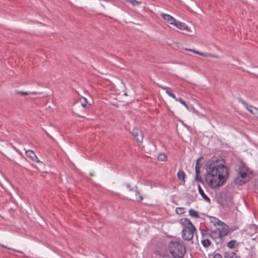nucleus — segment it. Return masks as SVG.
<instances>
[{
	"mask_svg": "<svg viewBox=\"0 0 258 258\" xmlns=\"http://www.w3.org/2000/svg\"><path fill=\"white\" fill-rule=\"evenodd\" d=\"M205 181L212 188L222 185L228 176V168L218 160H211L206 164Z\"/></svg>",
	"mask_w": 258,
	"mask_h": 258,
	"instance_id": "nucleus-1",
	"label": "nucleus"
},
{
	"mask_svg": "<svg viewBox=\"0 0 258 258\" xmlns=\"http://www.w3.org/2000/svg\"><path fill=\"white\" fill-rule=\"evenodd\" d=\"M252 175V171L242 163L238 168L237 177L235 178L234 182L238 185H243L249 181Z\"/></svg>",
	"mask_w": 258,
	"mask_h": 258,
	"instance_id": "nucleus-2",
	"label": "nucleus"
},
{
	"mask_svg": "<svg viewBox=\"0 0 258 258\" xmlns=\"http://www.w3.org/2000/svg\"><path fill=\"white\" fill-rule=\"evenodd\" d=\"M169 249L171 254L175 258L182 257L185 252V246L177 241H172L169 244Z\"/></svg>",
	"mask_w": 258,
	"mask_h": 258,
	"instance_id": "nucleus-3",
	"label": "nucleus"
},
{
	"mask_svg": "<svg viewBox=\"0 0 258 258\" xmlns=\"http://www.w3.org/2000/svg\"><path fill=\"white\" fill-rule=\"evenodd\" d=\"M212 222L215 225H217L219 226L216 230L221 237L224 239V241H225V236L229 234L230 231H232L233 230L230 229L227 225L216 218H214Z\"/></svg>",
	"mask_w": 258,
	"mask_h": 258,
	"instance_id": "nucleus-4",
	"label": "nucleus"
},
{
	"mask_svg": "<svg viewBox=\"0 0 258 258\" xmlns=\"http://www.w3.org/2000/svg\"><path fill=\"white\" fill-rule=\"evenodd\" d=\"M208 236L212 239L217 245H219L220 246L222 245L224 243V239H222L220 236L217 230L211 231L210 233H206Z\"/></svg>",
	"mask_w": 258,
	"mask_h": 258,
	"instance_id": "nucleus-5",
	"label": "nucleus"
},
{
	"mask_svg": "<svg viewBox=\"0 0 258 258\" xmlns=\"http://www.w3.org/2000/svg\"><path fill=\"white\" fill-rule=\"evenodd\" d=\"M196 231L195 227L189 229H183L181 235L182 238L186 241L191 240L194 237L195 232Z\"/></svg>",
	"mask_w": 258,
	"mask_h": 258,
	"instance_id": "nucleus-6",
	"label": "nucleus"
},
{
	"mask_svg": "<svg viewBox=\"0 0 258 258\" xmlns=\"http://www.w3.org/2000/svg\"><path fill=\"white\" fill-rule=\"evenodd\" d=\"M133 136L136 138L137 141L139 142H142L143 140V134L138 128H135L132 131Z\"/></svg>",
	"mask_w": 258,
	"mask_h": 258,
	"instance_id": "nucleus-7",
	"label": "nucleus"
},
{
	"mask_svg": "<svg viewBox=\"0 0 258 258\" xmlns=\"http://www.w3.org/2000/svg\"><path fill=\"white\" fill-rule=\"evenodd\" d=\"M202 240H201L202 244L205 247H209L212 244V242L210 239V237L208 236L207 234H206V233H204L202 232Z\"/></svg>",
	"mask_w": 258,
	"mask_h": 258,
	"instance_id": "nucleus-8",
	"label": "nucleus"
},
{
	"mask_svg": "<svg viewBox=\"0 0 258 258\" xmlns=\"http://www.w3.org/2000/svg\"><path fill=\"white\" fill-rule=\"evenodd\" d=\"M155 254L159 258H169V255L166 248H159L156 250Z\"/></svg>",
	"mask_w": 258,
	"mask_h": 258,
	"instance_id": "nucleus-9",
	"label": "nucleus"
},
{
	"mask_svg": "<svg viewBox=\"0 0 258 258\" xmlns=\"http://www.w3.org/2000/svg\"><path fill=\"white\" fill-rule=\"evenodd\" d=\"M179 222L181 225L184 227L183 229L192 228L193 229L195 227L190 221L187 218L181 219Z\"/></svg>",
	"mask_w": 258,
	"mask_h": 258,
	"instance_id": "nucleus-10",
	"label": "nucleus"
},
{
	"mask_svg": "<svg viewBox=\"0 0 258 258\" xmlns=\"http://www.w3.org/2000/svg\"><path fill=\"white\" fill-rule=\"evenodd\" d=\"M161 17L169 24L174 25L176 23V20L168 14L162 13Z\"/></svg>",
	"mask_w": 258,
	"mask_h": 258,
	"instance_id": "nucleus-11",
	"label": "nucleus"
},
{
	"mask_svg": "<svg viewBox=\"0 0 258 258\" xmlns=\"http://www.w3.org/2000/svg\"><path fill=\"white\" fill-rule=\"evenodd\" d=\"M26 155L30 158L33 162L36 163H40V161L36 156L35 153L32 150H28L26 151Z\"/></svg>",
	"mask_w": 258,
	"mask_h": 258,
	"instance_id": "nucleus-12",
	"label": "nucleus"
},
{
	"mask_svg": "<svg viewBox=\"0 0 258 258\" xmlns=\"http://www.w3.org/2000/svg\"><path fill=\"white\" fill-rule=\"evenodd\" d=\"M133 192L135 194V196H131L132 198V200L141 202L143 200V198L140 195L137 187L133 190Z\"/></svg>",
	"mask_w": 258,
	"mask_h": 258,
	"instance_id": "nucleus-13",
	"label": "nucleus"
},
{
	"mask_svg": "<svg viewBox=\"0 0 258 258\" xmlns=\"http://www.w3.org/2000/svg\"><path fill=\"white\" fill-rule=\"evenodd\" d=\"M180 30H185L189 31L187 26L184 23L176 20V23L173 25Z\"/></svg>",
	"mask_w": 258,
	"mask_h": 258,
	"instance_id": "nucleus-14",
	"label": "nucleus"
},
{
	"mask_svg": "<svg viewBox=\"0 0 258 258\" xmlns=\"http://www.w3.org/2000/svg\"><path fill=\"white\" fill-rule=\"evenodd\" d=\"M198 188L199 192L201 195V196H202L203 199L205 201L210 203L211 202L210 199L205 194L204 190H203V189L202 188V187L200 184H198Z\"/></svg>",
	"mask_w": 258,
	"mask_h": 258,
	"instance_id": "nucleus-15",
	"label": "nucleus"
},
{
	"mask_svg": "<svg viewBox=\"0 0 258 258\" xmlns=\"http://www.w3.org/2000/svg\"><path fill=\"white\" fill-rule=\"evenodd\" d=\"M239 245V243L237 242L236 240H231L228 241L227 243V246L231 249L234 248H237Z\"/></svg>",
	"mask_w": 258,
	"mask_h": 258,
	"instance_id": "nucleus-16",
	"label": "nucleus"
},
{
	"mask_svg": "<svg viewBox=\"0 0 258 258\" xmlns=\"http://www.w3.org/2000/svg\"><path fill=\"white\" fill-rule=\"evenodd\" d=\"M177 176L180 180L183 182H185V177L186 176V174L182 169H180L178 170L177 173Z\"/></svg>",
	"mask_w": 258,
	"mask_h": 258,
	"instance_id": "nucleus-17",
	"label": "nucleus"
},
{
	"mask_svg": "<svg viewBox=\"0 0 258 258\" xmlns=\"http://www.w3.org/2000/svg\"><path fill=\"white\" fill-rule=\"evenodd\" d=\"M224 258H240V256L236 255L234 252H225L224 253Z\"/></svg>",
	"mask_w": 258,
	"mask_h": 258,
	"instance_id": "nucleus-18",
	"label": "nucleus"
},
{
	"mask_svg": "<svg viewBox=\"0 0 258 258\" xmlns=\"http://www.w3.org/2000/svg\"><path fill=\"white\" fill-rule=\"evenodd\" d=\"M80 101L81 102V104L82 106L85 108H88L90 107L91 104L89 103H88L87 100L86 98L82 97L80 99Z\"/></svg>",
	"mask_w": 258,
	"mask_h": 258,
	"instance_id": "nucleus-19",
	"label": "nucleus"
},
{
	"mask_svg": "<svg viewBox=\"0 0 258 258\" xmlns=\"http://www.w3.org/2000/svg\"><path fill=\"white\" fill-rule=\"evenodd\" d=\"M246 108L247 109V110H248L252 114H256V112L257 111V108L250 105L248 106L247 105H246Z\"/></svg>",
	"mask_w": 258,
	"mask_h": 258,
	"instance_id": "nucleus-20",
	"label": "nucleus"
},
{
	"mask_svg": "<svg viewBox=\"0 0 258 258\" xmlns=\"http://www.w3.org/2000/svg\"><path fill=\"white\" fill-rule=\"evenodd\" d=\"M188 213L189 215L194 218L196 219L200 218V216L198 213L194 209H190L188 211Z\"/></svg>",
	"mask_w": 258,
	"mask_h": 258,
	"instance_id": "nucleus-21",
	"label": "nucleus"
},
{
	"mask_svg": "<svg viewBox=\"0 0 258 258\" xmlns=\"http://www.w3.org/2000/svg\"><path fill=\"white\" fill-rule=\"evenodd\" d=\"M161 88L163 90H166V93L167 94H168L169 96L173 98L174 99H177V97L176 96L171 92L168 89V88L167 87H162Z\"/></svg>",
	"mask_w": 258,
	"mask_h": 258,
	"instance_id": "nucleus-22",
	"label": "nucleus"
},
{
	"mask_svg": "<svg viewBox=\"0 0 258 258\" xmlns=\"http://www.w3.org/2000/svg\"><path fill=\"white\" fill-rule=\"evenodd\" d=\"M126 2H128L131 4H132L133 6L139 5L142 4V2L140 1H138L136 0H126Z\"/></svg>",
	"mask_w": 258,
	"mask_h": 258,
	"instance_id": "nucleus-23",
	"label": "nucleus"
},
{
	"mask_svg": "<svg viewBox=\"0 0 258 258\" xmlns=\"http://www.w3.org/2000/svg\"><path fill=\"white\" fill-rule=\"evenodd\" d=\"M167 159V156L164 153H160L159 154L158 157V160L164 161H165Z\"/></svg>",
	"mask_w": 258,
	"mask_h": 258,
	"instance_id": "nucleus-24",
	"label": "nucleus"
},
{
	"mask_svg": "<svg viewBox=\"0 0 258 258\" xmlns=\"http://www.w3.org/2000/svg\"><path fill=\"white\" fill-rule=\"evenodd\" d=\"M195 180L200 182L203 184H204L205 182H206L205 180H204L201 176H200V174H196Z\"/></svg>",
	"mask_w": 258,
	"mask_h": 258,
	"instance_id": "nucleus-25",
	"label": "nucleus"
},
{
	"mask_svg": "<svg viewBox=\"0 0 258 258\" xmlns=\"http://www.w3.org/2000/svg\"><path fill=\"white\" fill-rule=\"evenodd\" d=\"M176 212L177 214H182L184 213V208H177L176 209Z\"/></svg>",
	"mask_w": 258,
	"mask_h": 258,
	"instance_id": "nucleus-26",
	"label": "nucleus"
},
{
	"mask_svg": "<svg viewBox=\"0 0 258 258\" xmlns=\"http://www.w3.org/2000/svg\"><path fill=\"white\" fill-rule=\"evenodd\" d=\"M175 100L177 101H179L180 103H181L182 105H183L185 107L187 108V104H186L185 101H183V100H182L181 98H177V99H175Z\"/></svg>",
	"mask_w": 258,
	"mask_h": 258,
	"instance_id": "nucleus-27",
	"label": "nucleus"
},
{
	"mask_svg": "<svg viewBox=\"0 0 258 258\" xmlns=\"http://www.w3.org/2000/svg\"><path fill=\"white\" fill-rule=\"evenodd\" d=\"M202 165H200V166H196L195 167V171H196V174H200V169L202 167Z\"/></svg>",
	"mask_w": 258,
	"mask_h": 258,
	"instance_id": "nucleus-28",
	"label": "nucleus"
},
{
	"mask_svg": "<svg viewBox=\"0 0 258 258\" xmlns=\"http://www.w3.org/2000/svg\"><path fill=\"white\" fill-rule=\"evenodd\" d=\"M188 50L189 51H194L195 53H196L197 54H200L201 56H206V54L204 53V52H200V51H195V50H192V49H188Z\"/></svg>",
	"mask_w": 258,
	"mask_h": 258,
	"instance_id": "nucleus-29",
	"label": "nucleus"
},
{
	"mask_svg": "<svg viewBox=\"0 0 258 258\" xmlns=\"http://www.w3.org/2000/svg\"><path fill=\"white\" fill-rule=\"evenodd\" d=\"M0 246L3 247V248H6V249H8L12 250H13L14 251H17L18 252H20V251L19 250H16L15 249H14L8 247H7L6 245H5L4 244H0Z\"/></svg>",
	"mask_w": 258,
	"mask_h": 258,
	"instance_id": "nucleus-30",
	"label": "nucleus"
},
{
	"mask_svg": "<svg viewBox=\"0 0 258 258\" xmlns=\"http://www.w3.org/2000/svg\"><path fill=\"white\" fill-rule=\"evenodd\" d=\"M17 93L19 94H20L21 95H28L30 94L27 92H24V91H18Z\"/></svg>",
	"mask_w": 258,
	"mask_h": 258,
	"instance_id": "nucleus-31",
	"label": "nucleus"
},
{
	"mask_svg": "<svg viewBox=\"0 0 258 258\" xmlns=\"http://www.w3.org/2000/svg\"><path fill=\"white\" fill-rule=\"evenodd\" d=\"M213 258H222V256L220 253H217L214 255Z\"/></svg>",
	"mask_w": 258,
	"mask_h": 258,
	"instance_id": "nucleus-32",
	"label": "nucleus"
},
{
	"mask_svg": "<svg viewBox=\"0 0 258 258\" xmlns=\"http://www.w3.org/2000/svg\"><path fill=\"white\" fill-rule=\"evenodd\" d=\"M200 159H201V158L198 159V160H197L196 166H200V165H202V164H200V162H199L200 161Z\"/></svg>",
	"mask_w": 258,
	"mask_h": 258,
	"instance_id": "nucleus-33",
	"label": "nucleus"
},
{
	"mask_svg": "<svg viewBox=\"0 0 258 258\" xmlns=\"http://www.w3.org/2000/svg\"><path fill=\"white\" fill-rule=\"evenodd\" d=\"M126 187L129 189L130 191H132V192H133V190H134V189L132 188L131 187V185H130L129 184H127L126 185Z\"/></svg>",
	"mask_w": 258,
	"mask_h": 258,
	"instance_id": "nucleus-34",
	"label": "nucleus"
},
{
	"mask_svg": "<svg viewBox=\"0 0 258 258\" xmlns=\"http://www.w3.org/2000/svg\"><path fill=\"white\" fill-rule=\"evenodd\" d=\"M254 115L258 118V108H257V111L256 112V114H254Z\"/></svg>",
	"mask_w": 258,
	"mask_h": 258,
	"instance_id": "nucleus-35",
	"label": "nucleus"
},
{
	"mask_svg": "<svg viewBox=\"0 0 258 258\" xmlns=\"http://www.w3.org/2000/svg\"><path fill=\"white\" fill-rule=\"evenodd\" d=\"M47 136H49L50 138H51V137H50V136L48 134H47Z\"/></svg>",
	"mask_w": 258,
	"mask_h": 258,
	"instance_id": "nucleus-36",
	"label": "nucleus"
},
{
	"mask_svg": "<svg viewBox=\"0 0 258 258\" xmlns=\"http://www.w3.org/2000/svg\"><path fill=\"white\" fill-rule=\"evenodd\" d=\"M230 229H233L234 230V229L232 228H231ZM234 230H236V228H234Z\"/></svg>",
	"mask_w": 258,
	"mask_h": 258,
	"instance_id": "nucleus-37",
	"label": "nucleus"
}]
</instances>
